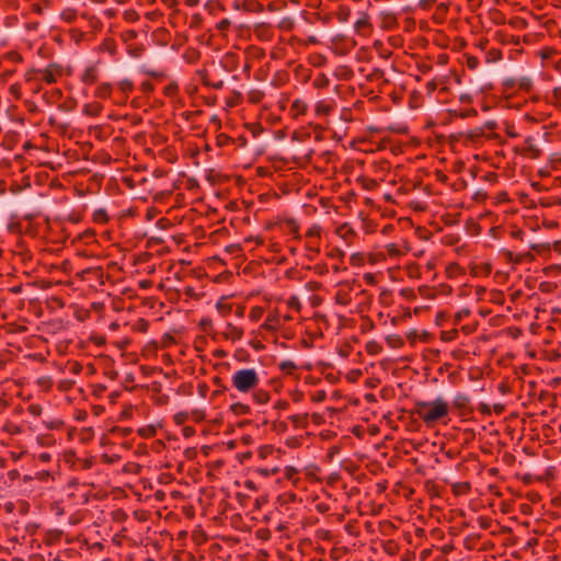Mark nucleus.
Masks as SVG:
<instances>
[{"label":"nucleus","mask_w":561,"mask_h":561,"mask_svg":"<svg viewBox=\"0 0 561 561\" xmlns=\"http://www.w3.org/2000/svg\"><path fill=\"white\" fill-rule=\"evenodd\" d=\"M450 404L443 397H437L431 401H416L412 409V414L416 415L428 428L438 424H447Z\"/></svg>","instance_id":"f257e3e1"},{"label":"nucleus","mask_w":561,"mask_h":561,"mask_svg":"<svg viewBox=\"0 0 561 561\" xmlns=\"http://www.w3.org/2000/svg\"><path fill=\"white\" fill-rule=\"evenodd\" d=\"M260 383V376L255 368H241L231 375V385L240 393H250Z\"/></svg>","instance_id":"f03ea898"},{"label":"nucleus","mask_w":561,"mask_h":561,"mask_svg":"<svg viewBox=\"0 0 561 561\" xmlns=\"http://www.w3.org/2000/svg\"><path fill=\"white\" fill-rule=\"evenodd\" d=\"M515 152L530 160H537L543 154L542 148L533 135L525 137L523 144L515 147Z\"/></svg>","instance_id":"7ed1b4c3"},{"label":"nucleus","mask_w":561,"mask_h":561,"mask_svg":"<svg viewBox=\"0 0 561 561\" xmlns=\"http://www.w3.org/2000/svg\"><path fill=\"white\" fill-rule=\"evenodd\" d=\"M450 410H454L458 416L463 419H469L474 411L470 397L465 393H456Z\"/></svg>","instance_id":"20e7f679"},{"label":"nucleus","mask_w":561,"mask_h":561,"mask_svg":"<svg viewBox=\"0 0 561 561\" xmlns=\"http://www.w3.org/2000/svg\"><path fill=\"white\" fill-rule=\"evenodd\" d=\"M280 328H283L282 316L278 309L275 308L268 311L264 322L259 327V333L263 331L276 333Z\"/></svg>","instance_id":"39448f33"},{"label":"nucleus","mask_w":561,"mask_h":561,"mask_svg":"<svg viewBox=\"0 0 561 561\" xmlns=\"http://www.w3.org/2000/svg\"><path fill=\"white\" fill-rule=\"evenodd\" d=\"M61 77V67L57 64H49L46 68L39 69V79L47 84H54Z\"/></svg>","instance_id":"423d86ee"},{"label":"nucleus","mask_w":561,"mask_h":561,"mask_svg":"<svg viewBox=\"0 0 561 561\" xmlns=\"http://www.w3.org/2000/svg\"><path fill=\"white\" fill-rule=\"evenodd\" d=\"M252 32L260 42H271L274 37L273 26L266 22L254 24Z\"/></svg>","instance_id":"0eeeda50"},{"label":"nucleus","mask_w":561,"mask_h":561,"mask_svg":"<svg viewBox=\"0 0 561 561\" xmlns=\"http://www.w3.org/2000/svg\"><path fill=\"white\" fill-rule=\"evenodd\" d=\"M335 233L348 247L353 245L358 237L355 229L348 222H344L336 227Z\"/></svg>","instance_id":"6e6552de"},{"label":"nucleus","mask_w":561,"mask_h":561,"mask_svg":"<svg viewBox=\"0 0 561 561\" xmlns=\"http://www.w3.org/2000/svg\"><path fill=\"white\" fill-rule=\"evenodd\" d=\"M322 228L318 224H313L306 231V238L308 239L307 247L311 251L319 252V243L321 239Z\"/></svg>","instance_id":"1a4fd4ad"},{"label":"nucleus","mask_w":561,"mask_h":561,"mask_svg":"<svg viewBox=\"0 0 561 561\" xmlns=\"http://www.w3.org/2000/svg\"><path fill=\"white\" fill-rule=\"evenodd\" d=\"M335 108V101L331 98L321 99L314 104V115L317 117L328 116Z\"/></svg>","instance_id":"9d476101"},{"label":"nucleus","mask_w":561,"mask_h":561,"mask_svg":"<svg viewBox=\"0 0 561 561\" xmlns=\"http://www.w3.org/2000/svg\"><path fill=\"white\" fill-rule=\"evenodd\" d=\"M100 78V70L98 65L87 66L80 75V80L85 85L95 84Z\"/></svg>","instance_id":"9b49d317"},{"label":"nucleus","mask_w":561,"mask_h":561,"mask_svg":"<svg viewBox=\"0 0 561 561\" xmlns=\"http://www.w3.org/2000/svg\"><path fill=\"white\" fill-rule=\"evenodd\" d=\"M78 275L80 276L81 279L87 280V282L95 280L99 284L104 283L103 282L104 271L101 266L88 267V268L81 271Z\"/></svg>","instance_id":"f8f14e48"},{"label":"nucleus","mask_w":561,"mask_h":561,"mask_svg":"<svg viewBox=\"0 0 561 561\" xmlns=\"http://www.w3.org/2000/svg\"><path fill=\"white\" fill-rule=\"evenodd\" d=\"M507 88H515L519 91L529 92L534 87V82L528 77L523 78H511L505 81Z\"/></svg>","instance_id":"ddd939ff"},{"label":"nucleus","mask_w":561,"mask_h":561,"mask_svg":"<svg viewBox=\"0 0 561 561\" xmlns=\"http://www.w3.org/2000/svg\"><path fill=\"white\" fill-rule=\"evenodd\" d=\"M409 251L408 247L404 244H398V243H388L383 248V252L386 254V257H389L391 260H398L404 254H407Z\"/></svg>","instance_id":"4468645a"},{"label":"nucleus","mask_w":561,"mask_h":561,"mask_svg":"<svg viewBox=\"0 0 561 561\" xmlns=\"http://www.w3.org/2000/svg\"><path fill=\"white\" fill-rule=\"evenodd\" d=\"M364 106L363 101H356L353 103L350 107H343L340 112V118L344 121L345 123H351L357 119V116L355 115L356 112H359Z\"/></svg>","instance_id":"2eb2a0df"},{"label":"nucleus","mask_w":561,"mask_h":561,"mask_svg":"<svg viewBox=\"0 0 561 561\" xmlns=\"http://www.w3.org/2000/svg\"><path fill=\"white\" fill-rule=\"evenodd\" d=\"M355 32L360 35H368L373 31L369 15L366 12H362L359 18L354 24Z\"/></svg>","instance_id":"dca6fc26"},{"label":"nucleus","mask_w":561,"mask_h":561,"mask_svg":"<svg viewBox=\"0 0 561 561\" xmlns=\"http://www.w3.org/2000/svg\"><path fill=\"white\" fill-rule=\"evenodd\" d=\"M222 336L231 342H238L243 337V329L227 322L222 331Z\"/></svg>","instance_id":"f3484780"},{"label":"nucleus","mask_w":561,"mask_h":561,"mask_svg":"<svg viewBox=\"0 0 561 561\" xmlns=\"http://www.w3.org/2000/svg\"><path fill=\"white\" fill-rule=\"evenodd\" d=\"M308 103L302 99H295L290 105L289 113L293 118L304 116L308 112Z\"/></svg>","instance_id":"a211bd4d"},{"label":"nucleus","mask_w":561,"mask_h":561,"mask_svg":"<svg viewBox=\"0 0 561 561\" xmlns=\"http://www.w3.org/2000/svg\"><path fill=\"white\" fill-rule=\"evenodd\" d=\"M279 224L282 228L287 232L294 236V238H300L299 234V225L294 218H282L279 219Z\"/></svg>","instance_id":"6ab92c4d"},{"label":"nucleus","mask_w":561,"mask_h":561,"mask_svg":"<svg viewBox=\"0 0 561 561\" xmlns=\"http://www.w3.org/2000/svg\"><path fill=\"white\" fill-rule=\"evenodd\" d=\"M250 393L252 401L260 405L266 404L271 400L270 391L263 388H259V386Z\"/></svg>","instance_id":"aec40b11"},{"label":"nucleus","mask_w":561,"mask_h":561,"mask_svg":"<svg viewBox=\"0 0 561 561\" xmlns=\"http://www.w3.org/2000/svg\"><path fill=\"white\" fill-rule=\"evenodd\" d=\"M20 140V134L15 130H9L4 134L2 139V146L5 149L12 150Z\"/></svg>","instance_id":"412c9836"},{"label":"nucleus","mask_w":561,"mask_h":561,"mask_svg":"<svg viewBox=\"0 0 561 561\" xmlns=\"http://www.w3.org/2000/svg\"><path fill=\"white\" fill-rule=\"evenodd\" d=\"M229 411L234 416H244V415H250L252 413L251 407L243 402H234V403L230 404Z\"/></svg>","instance_id":"4be33fe9"},{"label":"nucleus","mask_w":561,"mask_h":561,"mask_svg":"<svg viewBox=\"0 0 561 561\" xmlns=\"http://www.w3.org/2000/svg\"><path fill=\"white\" fill-rule=\"evenodd\" d=\"M243 102V95L240 91L232 90L226 99V107L232 108L241 105Z\"/></svg>","instance_id":"5701e85b"},{"label":"nucleus","mask_w":561,"mask_h":561,"mask_svg":"<svg viewBox=\"0 0 561 561\" xmlns=\"http://www.w3.org/2000/svg\"><path fill=\"white\" fill-rule=\"evenodd\" d=\"M113 87L108 82L99 84L94 91V96L101 100H106L111 96Z\"/></svg>","instance_id":"b1692460"},{"label":"nucleus","mask_w":561,"mask_h":561,"mask_svg":"<svg viewBox=\"0 0 561 561\" xmlns=\"http://www.w3.org/2000/svg\"><path fill=\"white\" fill-rule=\"evenodd\" d=\"M265 98V92L261 89H251L248 94H247V99H248V102L251 103V104H259L263 101V99Z\"/></svg>","instance_id":"393cba45"},{"label":"nucleus","mask_w":561,"mask_h":561,"mask_svg":"<svg viewBox=\"0 0 561 561\" xmlns=\"http://www.w3.org/2000/svg\"><path fill=\"white\" fill-rule=\"evenodd\" d=\"M82 112L84 115L95 117L101 114L102 105L96 102L88 103L83 106Z\"/></svg>","instance_id":"a878e982"},{"label":"nucleus","mask_w":561,"mask_h":561,"mask_svg":"<svg viewBox=\"0 0 561 561\" xmlns=\"http://www.w3.org/2000/svg\"><path fill=\"white\" fill-rule=\"evenodd\" d=\"M92 219L95 224H99V225H105L110 220V217L107 215V211L106 209L104 208H98L93 211L92 214Z\"/></svg>","instance_id":"bb28decb"},{"label":"nucleus","mask_w":561,"mask_h":561,"mask_svg":"<svg viewBox=\"0 0 561 561\" xmlns=\"http://www.w3.org/2000/svg\"><path fill=\"white\" fill-rule=\"evenodd\" d=\"M405 273L409 278L419 279L422 275L421 266L417 263L412 262L407 265Z\"/></svg>","instance_id":"cd10ccee"},{"label":"nucleus","mask_w":561,"mask_h":561,"mask_svg":"<svg viewBox=\"0 0 561 561\" xmlns=\"http://www.w3.org/2000/svg\"><path fill=\"white\" fill-rule=\"evenodd\" d=\"M330 84V79L324 73H318L312 81V87L318 90L327 89Z\"/></svg>","instance_id":"c85d7f7f"},{"label":"nucleus","mask_w":561,"mask_h":561,"mask_svg":"<svg viewBox=\"0 0 561 561\" xmlns=\"http://www.w3.org/2000/svg\"><path fill=\"white\" fill-rule=\"evenodd\" d=\"M549 103L557 108H561V85L554 87L549 96Z\"/></svg>","instance_id":"c756f323"},{"label":"nucleus","mask_w":561,"mask_h":561,"mask_svg":"<svg viewBox=\"0 0 561 561\" xmlns=\"http://www.w3.org/2000/svg\"><path fill=\"white\" fill-rule=\"evenodd\" d=\"M529 248L530 250L535 251L538 255H546L551 251V243H531Z\"/></svg>","instance_id":"7c9ffc66"},{"label":"nucleus","mask_w":561,"mask_h":561,"mask_svg":"<svg viewBox=\"0 0 561 561\" xmlns=\"http://www.w3.org/2000/svg\"><path fill=\"white\" fill-rule=\"evenodd\" d=\"M335 15L340 22L344 23L351 16V9L345 4H340L336 9Z\"/></svg>","instance_id":"2f4dec72"},{"label":"nucleus","mask_w":561,"mask_h":561,"mask_svg":"<svg viewBox=\"0 0 561 561\" xmlns=\"http://www.w3.org/2000/svg\"><path fill=\"white\" fill-rule=\"evenodd\" d=\"M77 16V10L72 8H66L60 13V19L66 23H73Z\"/></svg>","instance_id":"473e14b6"},{"label":"nucleus","mask_w":561,"mask_h":561,"mask_svg":"<svg viewBox=\"0 0 561 561\" xmlns=\"http://www.w3.org/2000/svg\"><path fill=\"white\" fill-rule=\"evenodd\" d=\"M295 427H306L308 424V414H295L289 417Z\"/></svg>","instance_id":"72a5a7b5"},{"label":"nucleus","mask_w":561,"mask_h":561,"mask_svg":"<svg viewBox=\"0 0 561 561\" xmlns=\"http://www.w3.org/2000/svg\"><path fill=\"white\" fill-rule=\"evenodd\" d=\"M264 308L261 307V306H254L250 309V312H249V319L252 321V322H257L260 321L263 316H264Z\"/></svg>","instance_id":"f704fd0d"},{"label":"nucleus","mask_w":561,"mask_h":561,"mask_svg":"<svg viewBox=\"0 0 561 561\" xmlns=\"http://www.w3.org/2000/svg\"><path fill=\"white\" fill-rule=\"evenodd\" d=\"M286 305H287V307L290 310H293V311H295L297 313H299L301 311V309H302V305L300 302V299L297 296H295V295L290 296L287 299Z\"/></svg>","instance_id":"c9c22d12"},{"label":"nucleus","mask_w":561,"mask_h":561,"mask_svg":"<svg viewBox=\"0 0 561 561\" xmlns=\"http://www.w3.org/2000/svg\"><path fill=\"white\" fill-rule=\"evenodd\" d=\"M138 434L142 437H153L157 434V426L153 424L145 425L138 430Z\"/></svg>","instance_id":"e433bc0d"},{"label":"nucleus","mask_w":561,"mask_h":561,"mask_svg":"<svg viewBox=\"0 0 561 561\" xmlns=\"http://www.w3.org/2000/svg\"><path fill=\"white\" fill-rule=\"evenodd\" d=\"M548 165L551 170H559L561 168V153H552L549 156Z\"/></svg>","instance_id":"4c0bfd02"},{"label":"nucleus","mask_w":561,"mask_h":561,"mask_svg":"<svg viewBox=\"0 0 561 561\" xmlns=\"http://www.w3.org/2000/svg\"><path fill=\"white\" fill-rule=\"evenodd\" d=\"M190 420L194 421L195 423H201L206 419V412L202 409H194L191 412H188Z\"/></svg>","instance_id":"58836bf2"},{"label":"nucleus","mask_w":561,"mask_h":561,"mask_svg":"<svg viewBox=\"0 0 561 561\" xmlns=\"http://www.w3.org/2000/svg\"><path fill=\"white\" fill-rule=\"evenodd\" d=\"M278 367L287 375L293 374L297 369V365L293 360H283L278 364Z\"/></svg>","instance_id":"ea45409f"},{"label":"nucleus","mask_w":561,"mask_h":561,"mask_svg":"<svg viewBox=\"0 0 561 561\" xmlns=\"http://www.w3.org/2000/svg\"><path fill=\"white\" fill-rule=\"evenodd\" d=\"M442 241L447 247H454L459 243L460 237L457 233H446Z\"/></svg>","instance_id":"a19ab883"},{"label":"nucleus","mask_w":561,"mask_h":561,"mask_svg":"<svg viewBox=\"0 0 561 561\" xmlns=\"http://www.w3.org/2000/svg\"><path fill=\"white\" fill-rule=\"evenodd\" d=\"M504 131L511 138L520 137V133L517 130L516 126L513 123L505 122L504 123Z\"/></svg>","instance_id":"79ce46f5"},{"label":"nucleus","mask_w":561,"mask_h":561,"mask_svg":"<svg viewBox=\"0 0 561 561\" xmlns=\"http://www.w3.org/2000/svg\"><path fill=\"white\" fill-rule=\"evenodd\" d=\"M3 59L9 60V61L14 62V64H20V62L23 61L22 55L19 51H16V50L7 51L3 55Z\"/></svg>","instance_id":"37998d69"},{"label":"nucleus","mask_w":561,"mask_h":561,"mask_svg":"<svg viewBox=\"0 0 561 561\" xmlns=\"http://www.w3.org/2000/svg\"><path fill=\"white\" fill-rule=\"evenodd\" d=\"M118 89L128 95L134 90V83L129 79H124L118 82Z\"/></svg>","instance_id":"c03bdc74"},{"label":"nucleus","mask_w":561,"mask_h":561,"mask_svg":"<svg viewBox=\"0 0 561 561\" xmlns=\"http://www.w3.org/2000/svg\"><path fill=\"white\" fill-rule=\"evenodd\" d=\"M383 77H385L383 70H381L379 68H375V69H373V71L367 75L366 78L370 82L378 81V80L386 81Z\"/></svg>","instance_id":"a18cd8bd"},{"label":"nucleus","mask_w":561,"mask_h":561,"mask_svg":"<svg viewBox=\"0 0 561 561\" xmlns=\"http://www.w3.org/2000/svg\"><path fill=\"white\" fill-rule=\"evenodd\" d=\"M9 93L14 100L22 98V87L20 82H15L9 87Z\"/></svg>","instance_id":"49530a36"},{"label":"nucleus","mask_w":561,"mask_h":561,"mask_svg":"<svg viewBox=\"0 0 561 561\" xmlns=\"http://www.w3.org/2000/svg\"><path fill=\"white\" fill-rule=\"evenodd\" d=\"M461 273H462V268L457 263L449 264L446 267V275L449 278L456 277L458 274H461Z\"/></svg>","instance_id":"de8ad7c7"},{"label":"nucleus","mask_w":561,"mask_h":561,"mask_svg":"<svg viewBox=\"0 0 561 561\" xmlns=\"http://www.w3.org/2000/svg\"><path fill=\"white\" fill-rule=\"evenodd\" d=\"M101 49L108 51L111 55H114L116 53L115 42L111 38L104 39L101 44Z\"/></svg>","instance_id":"09e8293b"},{"label":"nucleus","mask_w":561,"mask_h":561,"mask_svg":"<svg viewBox=\"0 0 561 561\" xmlns=\"http://www.w3.org/2000/svg\"><path fill=\"white\" fill-rule=\"evenodd\" d=\"M350 262L353 266H362L365 264V255L360 252L353 253L350 256Z\"/></svg>","instance_id":"8fccbe9b"},{"label":"nucleus","mask_w":561,"mask_h":561,"mask_svg":"<svg viewBox=\"0 0 561 561\" xmlns=\"http://www.w3.org/2000/svg\"><path fill=\"white\" fill-rule=\"evenodd\" d=\"M24 80H25L26 82H33V81L39 80V69H36V68H30V69L24 73Z\"/></svg>","instance_id":"3c124183"},{"label":"nucleus","mask_w":561,"mask_h":561,"mask_svg":"<svg viewBox=\"0 0 561 561\" xmlns=\"http://www.w3.org/2000/svg\"><path fill=\"white\" fill-rule=\"evenodd\" d=\"M381 350H382L381 345L376 341H369L366 344V351L370 355H376V354L380 353Z\"/></svg>","instance_id":"603ef678"},{"label":"nucleus","mask_w":561,"mask_h":561,"mask_svg":"<svg viewBox=\"0 0 561 561\" xmlns=\"http://www.w3.org/2000/svg\"><path fill=\"white\" fill-rule=\"evenodd\" d=\"M386 341H387L388 345L391 346V347H399V346L403 345L402 337L400 335H397V334L388 335L386 337Z\"/></svg>","instance_id":"864d4df0"},{"label":"nucleus","mask_w":561,"mask_h":561,"mask_svg":"<svg viewBox=\"0 0 561 561\" xmlns=\"http://www.w3.org/2000/svg\"><path fill=\"white\" fill-rule=\"evenodd\" d=\"M282 31H291L295 27V21L291 18H283L278 24Z\"/></svg>","instance_id":"5fc2aeb1"},{"label":"nucleus","mask_w":561,"mask_h":561,"mask_svg":"<svg viewBox=\"0 0 561 561\" xmlns=\"http://www.w3.org/2000/svg\"><path fill=\"white\" fill-rule=\"evenodd\" d=\"M190 420L188 412L181 411L174 414L173 421L176 425H183L185 422Z\"/></svg>","instance_id":"6e6d98bb"},{"label":"nucleus","mask_w":561,"mask_h":561,"mask_svg":"<svg viewBox=\"0 0 561 561\" xmlns=\"http://www.w3.org/2000/svg\"><path fill=\"white\" fill-rule=\"evenodd\" d=\"M362 185L365 190L371 191V190L377 188L379 184H378L377 180H375V179L364 178L362 180Z\"/></svg>","instance_id":"4d7b16f0"},{"label":"nucleus","mask_w":561,"mask_h":561,"mask_svg":"<svg viewBox=\"0 0 561 561\" xmlns=\"http://www.w3.org/2000/svg\"><path fill=\"white\" fill-rule=\"evenodd\" d=\"M469 488H470V485L467 482H456V483H453V491L456 494L465 493L466 491L469 490Z\"/></svg>","instance_id":"13d9d810"},{"label":"nucleus","mask_w":561,"mask_h":561,"mask_svg":"<svg viewBox=\"0 0 561 561\" xmlns=\"http://www.w3.org/2000/svg\"><path fill=\"white\" fill-rule=\"evenodd\" d=\"M196 76L199 78V81L206 85V87H210V83L213 81L209 80L208 78V73H207V70L206 69H201V70H197L196 71Z\"/></svg>","instance_id":"bf43d9fd"},{"label":"nucleus","mask_w":561,"mask_h":561,"mask_svg":"<svg viewBox=\"0 0 561 561\" xmlns=\"http://www.w3.org/2000/svg\"><path fill=\"white\" fill-rule=\"evenodd\" d=\"M344 255V252L341 251L339 248H333L328 252V256L336 261H342Z\"/></svg>","instance_id":"052dcab7"},{"label":"nucleus","mask_w":561,"mask_h":561,"mask_svg":"<svg viewBox=\"0 0 561 561\" xmlns=\"http://www.w3.org/2000/svg\"><path fill=\"white\" fill-rule=\"evenodd\" d=\"M135 410L136 409L131 404L125 405L123 411L121 412V419L122 420L131 419L134 416Z\"/></svg>","instance_id":"680f3d73"},{"label":"nucleus","mask_w":561,"mask_h":561,"mask_svg":"<svg viewBox=\"0 0 561 561\" xmlns=\"http://www.w3.org/2000/svg\"><path fill=\"white\" fill-rule=\"evenodd\" d=\"M469 316H470V310L469 309L463 308V309L459 310L455 314V319H454L455 324L460 323L465 318H467Z\"/></svg>","instance_id":"e2e57ef3"},{"label":"nucleus","mask_w":561,"mask_h":561,"mask_svg":"<svg viewBox=\"0 0 561 561\" xmlns=\"http://www.w3.org/2000/svg\"><path fill=\"white\" fill-rule=\"evenodd\" d=\"M43 408L41 404L32 403L27 407V412L33 416H39L42 414Z\"/></svg>","instance_id":"0e129e2a"},{"label":"nucleus","mask_w":561,"mask_h":561,"mask_svg":"<svg viewBox=\"0 0 561 561\" xmlns=\"http://www.w3.org/2000/svg\"><path fill=\"white\" fill-rule=\"evenodd\" d=\"M535 256L530 252L519 253L513 260L515 263H522L524 261H534Z\"/></svg>","instance_id":"69168bd1"},{"label":"nucleus","mask_w":561,"mask_h":561,"mask_svg":"<svg viewBox=\"0 0 561 561\" xmlns=\"http://www.w3.org/2000/svg\"><path fill=\"white\" fill-rule=\"evenodd\" d=\"M387 257H386V254L383 251L381 252H377V253H374V254H369L368 255V261L370 263H379L381 261H385Z\"/></svg>","instance_id":"338daca9"},{"label":"nucleus","mask_w":561,"mask_h":561,"mask_svg":"<svg viewBox=\"0 0 561 561\" xmlns=\"http://www.w3.org/2000/svg\"><path fill=\"white\" fill-rule=\"evenodd\" d=\"M73 385H75L73 380L62 379L58 382V389L61 391H68L73 387Z\"/></svg>","instance_id":"774afa93"}]
</instances>
